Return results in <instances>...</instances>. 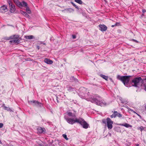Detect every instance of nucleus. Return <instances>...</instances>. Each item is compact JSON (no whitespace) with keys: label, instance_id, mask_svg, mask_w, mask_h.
<instances>
[{"label":"nucleus","instance_id":"obj_1","mask_svg":"<svg viewBox=\"0 0 146 146\" xmlns=\"http://www.w3.org/2000/svg\"><path fill=\"white\" fill-rule=\"evenodd\" d=\"M64 118L67 122L70 124L72 125L76 122L82 125L84 128L87 129L89 125L84 119L82 118H68L66 117H65Z\"/></svg>","mask_w":146,"mask_h":146},{"label":"nucleus","instance_id":"obj_2","mask_svg":"<svg viewBox=\"0 0 146 146\" xmlns=\"http://www.w3.org/2000/svg\"><path fill=\"white\" fill-rule=\"evenodd\" d=\"M89 100L91 102L95 103L97 105L103 106L106 105V103L102 100L101 98L99 96H97L96 98L94 97L90 98Z\"/></svg>","mask_w":146,"mask_h":146},{"label":"nucleus","instance_id":"obj_3","mask_svg":"<svg viewBox=\"0 0 146 146\" xmlns=\"http://www.w3.org/2000/svg\"><path fill=\"white\" fill-rule=\"evenodd\" d=\"M131 77V76H121L118 75L117 78L118 79L121 81L125 86H127L130 78Z\"/></svg>","mask_w":146,"mask_h":146},{"label":"nucleus","instance_id":"obj_4","mask_svg":"<svg viewBox=\"0 0 146 146\" xmlns=\"http://www.w3.org/2000/svg\"><path fill=\"white\" fill-rule=\"evenodd\" d=\"M143 80H146V78L143 77L135 78L132 81L131 84L133 86H138V85L140 83L142 82Z\"/></svg>","mask_w":146,"mask_h":146},{"label":"nucleus","instance_id":"obj_5","mask_svg":"<svg viewBox=\"0 0 146 146\" xmlns=\"http://www.w3.org/2000/svg\"><path fill=\"white\" fill-rule=\"evenodd\" d=\"M102 122L103 123L106 125H107L108 128L109 129H110L112 128V124L113 122L110 118L108 117L106 119H103L102 120Z\"/></svg>","mask_w":146,"mask_h":146},{"label":"nucleus","instance_id":"obj_6","mask_svg":"<svg viewBox=\"0 0 146 146\" xmlns=\"http://www.w3.org/2000/svg\"><path fill=\"white\" fill-rule=\"evenodd\" d=\"M12 39L9 41L11 43H18L19 41V36L18 35H13L10 36L8 39V40Z\"/></svg>","mask_w":146,"mask_h":146},{"label":"nucleus","instance_id":"obj_7","mask_svg":"<svg viewBox=\"0 0 146 146\" xmlns=\"http://www.w3.org/2000/svg\"><path fill=\"white\" fill-rule=\"evenodd\" d=\"M67 113L68 116L69 117H74L73 118H77L76 117V112L75 111H68L67 112ZM66 117L67 118V117H66V116H65L64 117ZM65 119V118H64Z\"/></svg>","mask_w":146,"mask_h":146},{"label":"nucleus","instance_id":"obj_8","mask_svg":"<svg viewBox=\"0 0 146 146\" xmlns=\"http://www.w3.org/2000/svg\"><path fill=\"white\" fill-rule=\"evenodd\" d=\"M27 3L24 1H23L21 2H19L17 4V5L19 7L21 8L22 7H27Z\"/></svg>","mask_w":146,"mask_h":146},{"label":"nucleus","instance_id":"obj_9","mask_svg":"<svg viewBox=\"0 0 146 146\" xmlns=\"http://www.w3.org/2000/svg\"><path fill=\"white\" fill-rule=\"evenodd\" d=\"M99 27L100 28V30L101 31H105L107 29V27L104 25H99Z\"/></svg>","mask_w":146,"mask_h":146},{"label":"nucleus","instance_id":"obj_10","mask_svg":"<svg viewBox=\"0 0 146 146\" xmlns=\"http://www.w3.org/2000/svg\"><path fill=\"white\" fill-rule=\"evenodd\" d=\"M7 7L5 5H3L0 7V11L1 13H5L7 11Z\"/></svg>","mask_w":146,"mask_h":146},{"label":"nucleus","instance_id":"obj_11","mask_svg":"<svg viewBox=\"0 0 146 146\" xmlns=\"http://www.w3.org/2000/svg\"><path fill=\"white\" fill-rule=\"evenodd\" d=\"M28 102L30 104L33 105H38L41 104L37 101L35 100L28 101Z\"/></svg>","mask_w":146,"mask_h":146},{"label":"nucleus","instance_id":"obj_12","mask_svg":"<svg viewBox=\"0 0 146 146\" xmlns=\"http://www.w3.org/2000/svg\"><path fill=\"white\" fill-rule=\"evenodd\" d=\"M38 133H41L44 132L45 129L44 128H42L41 127H39L37 129Z\"/></svg>","mask_w":146,"mask_h":146},{"label":"nucleus","instance_id":"obj_13","mask_svg":"<svg viewBox=\"0 0 146 146\" xmlns=\"http://www.w3.org/2000/svg\"><path fill=\"white\" fill-rule=\"evenodd\" d=\"M44 62L48 64H52L53 63V61L48 58H45L44 60Z\"/></svg>","mask_w":146,"mask_h":146},{"label":"nucleus","instance_id":"obj_14","mask_svg":"<svg viewBox=\"0 0 146 146\" xmlns=\"http://www.w3.org/2000/svg\"><path fill=\"white\" fill-rule=\"evenodd\" d=\"M9 6L10 8V11L11 13H13L15 10V5L12 4L9 5Z\"/></svg>","mask_w":146,"mask_h":146},{"label":"nucleus","instance_id":"obj_15","mask_svg":"<svg viewBox=\"0 0 146 146\" xmlns=\"http://www.w3.org/2000/svg\"><path fill=\"white\" fill-rule=\"evenodd\" d=\"M119 125L122 126H124L127 128H129V127H132V125L126 123H125L124 124H120Z\"/></svg>","mask_w":146,"mask_h":146},{"label":"nucleus","instance_id":"obj_16","mask_svg":"<svg viewBox=\"0 0 146 146\" xmlns=\"http://www.w3.org/2000/svg\"><path fill=\"white\" fill-rule=\"evenodd\" d=\"M2 107H3L4 109L5 110H6L7 111H12V110L9 107L5 106L4 104H3L2 106Z\"/></svg>","mask_w":146,"mask_h":146},{"label":"nucleus","instance_id":"obj_17","mask_svg":"<svg viewBox=\"0 0 146 146\" xmlns=\"http://www.w3.org/2000/svg\"><path fill=\"white\" fill-rule=\"evenodd\" d=\"M20 13L26 17H29V15H28L27 13L23 11H20Z\"/></svg>","mask_w":146,"mask_h":146},{"label":"nucleus","instance_id":"obj_18","mask_svg":"<svg viewBox=\"0 0 146 146\" xmlns=\"http://www.w3.org/2000/svg\"><path fill=\"white\" fill-rule=\"evenodd\" d=\"M100 76L102 78H103L104 79L106 80H107L108 78V77L107 76H105L102 74H100Z\"/></svg>","mask_w":146,"mask_h":146},{"label":"nucleus","instance_id":"obj_19","mask_svg":"<svg viewBox=\"0 0 146 146\" xmlns=\"http://www.w3.org/2000/svg\"><path fill=\"white\" fill-rule=\"evenodd\" d=\"M25 38L27 39H33L34 36L33 35H29L28 36H25Z\"/></svg>","mask_w":146,"mask_h":146},{"label":"nucleus","instance_id":"obj_20","mask_svg":"<svg viewBox=\"0 0 146 146\" xmlns=\"http://www.w3.org/2000/svg\"><path fill=\"white\" fill-rule=\"evenodd\" d=\"M70 80L72 81H75L76 82H78L77 79L74 78L73 76L71 77Z\"/></svg>","mask_w":146,"mask_h":146},{"label":"nucleus","instance_id":"obj_21","mask_svg":"<svg viewBox=\"0 0 146 146\" xmlns=\"http://www.w3.org/2000/svg\"><path fill=\"white\" fill-rule=\"evenodd\" d=\"M115 113H116V116H117L119 117H122V115L120 113H118L117 111H115Z\"/></svg>","mask_w":146,"mask_h":146},{"label":"nucleus","instance_id":"obj_22","mask_svg":"<svg viewBox=\"0 0 146 146\" xmlns=\"http://www.w3.org/2000/svg\"><path fill=\"white\" fill-rule=\"evenodd\" d=\"M144 127L142 126H141L140 127H139L137 128V129L139 130H140L141 132H142V131L144 130Z\"/></svg>","mask_w":146,"mask_h":146},{"label":"nucleus","instance_id":"obj_23","mask_svg":"<svg viewBox=\"0 0 146 146\" xmlns=\"http://www.w3.org/2000/svg\"><path fill=\"white\" fill-rule=\"evenodd\" d=\"M27 8L26 9V12L29 14H30L31 13V11L29 8L28 7H26Z\"/></svg>","mask_w":146,"mask_h":146},{"label":"nucleus","instance_id":"obj_24","mask_svg":"<svg viewBox=\"0 0 146 146\" xmlns=\"http://www.w3.org/2000/svg\"><path fill=\"white\" fill-rule=\"evenodd\" d=\"M75 90L74 89L72 88L71 87H69L68 88V90L70 92H72Z\"/></svg>","mask_w":146,"mask_h":146},{"label":"nucleus","instance_id":"obj_25","mask_svg":"<svg viewBox=\"0 0 146 146\" xmlns=\"http://www.w3.org/2000/svg\"><path fill=\"white\" fill-rule=\"evenodd\" d=\"M75 1L80 4H82V2L81 0H75Z\"/></svg>","mask_w":146,"mask_h":146},{"label":"nucleus","instance_id":"obj_26","mask_svg":"<svg viewBox=\"0 0 146 146\" xmlns=\"http://www.w3.org/2000/svg\"><path fill=\"white\" fill-rule=\"evenodd\" d=\"M116 117V113H115V111H114L113 114L110 116V117L111 118L113 117Z\"/></svg>","mask_w":146,"mask_h":146},{"label":"nucleus","instance_id":"obj_27","mask_svg":"<svg viewBox=\"0 0 146 146\" xmlns=\"http://www.w3.org/2000/svg\"><path fill=\"white\" fill-rule=\"evenodd\" d=\"M67 11H69L70 12L73 11L74 10L72 8H69L67 9H66Z\"/></svg>","mask_w":146,"mask_h":146},{"label":"nucleus","instance_id":"obj_28","mask_svg":"<svg viewBox=\"0 0 146 146\" xmlns=\"http://www.w3.org/2000/svg\"><path fill=\"white\" fill-rule=\"evenodd\" d=\"M63 137L67 140L68 139V138L67 137V135L66 134H63L62 135Z\"/></svg>","mask_w":146,"mask_h":146},{"label":"nucleus","instance_id":"obj_29","mask_svg":"<svg viewBox=\"0 0 146 146\" xmlns=\"http://www.w3.org/2000/svg\"><path fill=\"white\" fill-rule=\"evenodd\" d=\"M71 3L75 7L76 9H78L79 8L78 7V6H77L74 3L72 2H71Z\"/></svg>","mask_w":146,"mask_h":146},{"label":"nucleus","instance_id":"obj_30","mask_svg":"<svg viewBox=\"0 0 146 146\" xmlns=\"http://www.w3.org/2000/svg\"><path fill=\"white\" fill-rule=\"evenodd\" d=\"M14 3L17 5V4L19 2L18 0H13Z\"/></svg>","mask_w":146,"mask_h":146},{"label":"nucleus","instance_id":"obj_31","mask_svg":"<svg viewBox=\"0 0 146 146\" xmlns=\"http://www.w3.org/2000/svg\"><path fill=\"white\" fill-rule=\"evenodd\" d=\"M8 2L9 4V5L13 4L11 0H8Z\"/></svg>","mask_w":146,"mask_h":146},{"label":"nucleus","instance_id":"obj_32","mask_svg":"<svg viewBox=\"0 0 146 146\" xmlns=\"http://www.w3.org/2000/svg\"><path fill=\"white\" fill-rule=\"evenodd\" d=\"M143 88L146 91V84H145L143 85Z\"/></svg>","mask_w":146,"mask_h":146},{"label":"nucleus","instance_id":"obj_33","mask_svg":"<svg viewBox=\"0 0 146 146\" xmlns=\"http://www.w3.org/2000/svg\"><path fill=\"white\" fill-rule=\"evenodd\" d=\"M3 123H0V128H1L3 127Z\"/></svg>","mask_w":146,"mask_h":146},{"label":"nucleus","instance_id":"obj_34","mask_svg":"<svg viewBox=\"0 0 146 146\" xmlns=\"http://www.w3.org/2000/svg\"><path fill=\"white\" fill-rule=\"evenodd\" d=\"M72 37L73 39H75V38H76V36L74 35H72Z\"/></svg>","mask_w":146,"mask_h":146},{"label":"nucleus","instance_id":"obj_35","mask_svg":"<svg viewBox=\"0 0 146 146\" xmlns=\"http://www.w3.org/2000/svg\"><path fill=\"white\" fill-rule=\"evenodd\" d=\"M117 23H116V24L115 25H113L111 26V27H114L115 26H116L117 25Z\"/></svg>","mask_w":146,"mask_h":146},{"label":"nucleus","instance_id":"obj_36","mask_svg":"<svg viewBox=\"0 0 146 146\" xmlns=\"http://www.w3.org/2000/svg\"><path fill=\"white\" fill-rule=\"evenodd\" d=\"M81 90H84V91H85L86 90V88H81Z\"/></svg>","mask_w":146,"mask_h":146},{"label":"nucleus","instance_id":"obj_37","mask_svg":"<svg viewBox=\"0 0 146 146\" xmlns=\"http://www.w3.org/2000/svg\"><path fill=\"white\" fill-rule=\"evenodd\" d=\"M142 12L143 13H144L146 12V10L145 9H143L142 10Z\"/></svg>","mask_w":146,"mask_h":146},{"label":"nucleus","instance_id":"obj_38","mask_svg":"<svg viewBox=\"0 0 146 146\" xmlns=\"http://www.w3.org/2000/svg\"><path fill=\"white\" fill-rule=\"evenodd\" d=\"M35 146H44L43 145H41V144H39L38 145H35Z\"/></svg>","mask_w":146,"mask_h":146},{"label":"nucleus","instance_id":"obj_39","mask_svg":"<svg viewBox=\"0 0 146 146\" xmlns=\"http://www.w3.org/2000/svg\"><path fill=\"white\" fill-rule=\"evenodd\" d=\"M37 48L38 50H39L40 49V47L39 46H37Z\"/></svg>","mask_w":146,"mask_h":146},{"label":"nucleus","instance_id":"obj_40","mask_svg":"<svg viewBox=\"0 0 146 146\" xmlns=\"http://www.w3.org/2000/svg\"><path fill=\"white\" fill-rule=\"evenodd\" d=\"M130 110L131 111H133V113H137L135 112V111H133V110H131V109H130Z\"/></svg>","mask_w":146,"mask_h":146},{"label":"nucleus","instance_id":"obj_41","mask_svg":"<svg viewBox=\"0 0 146 146\" xmlns=\"http://www.w3.org/2000/svg\"><path fill=\"white\" fill-rule=\"evenodd\" d=\"M133 41H135V42H138V41L137 40H134V39H133Z\"/></svg>","mask_w":146,"mask_h":146},{"label":"nucleus","instance_id":"obj_42","mask_svg":"<svg viewBox=\"0 0 146 146\" xmlns=\"http://www.w3.org/2000/svg\"><path fill=\"white\" fill-rule=\"evenodd\" d=\"M136 114L139 116V117H141V116L139 115L138 114H137V113H136Z\"/></svg>","mask_w":146,"mask_h":146},{"label":"nucleus","instance_id":"obj_43","mask_svg":"<svg viewBox=\"0 0 146 146\" xmlns=\"http://www.w3.org/2000/svg\"><path fill=\"white\" fill-rule=\"evenodd\" d=\"M136 146H139V144H137Z\"/></svg>","mask_w":146,"mask_h":146},{"label":"nucleus","instance_id":"obj_44","mask_svg":"<svg viewBox=\"0 0 146 146\" xmlns=\"http://www.w3.org/2000/svg\"><path fill=\"white\" fill-rule=\"evenodd\" d=\"M6 146H11V145H7Z\"/></svg>","mask_w":146,"mask_h":146},{"label":"nucleus","instance_id":"obj_45","mask_svg":"<svg viewBox=\"0 0 146 146\" xmlns=\"http://www.w3.org/2000/svg\"><path fill=\"white\" fill-rule=\"evenodd\" d=\"M43 44H44V45H45V44L44 43H43Z\"/></svg>","mask_w":146,"mask_h":146},{"label":"nucleus","instance_id":"obj_46","mask_svg":"<svg viewBox=\"0 0 146 146\" xmlns=\"http://www.w3.org/2000/svg\"><path fill=\"white\" fill-rule=\"evenodd\" d=\"M145 109H146V105H145Z\"/></svg>","mask_w":146,"mask_h":146}]
</instances>
